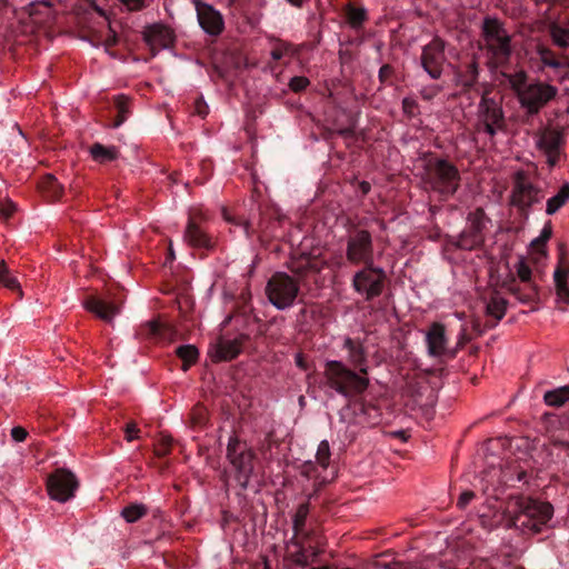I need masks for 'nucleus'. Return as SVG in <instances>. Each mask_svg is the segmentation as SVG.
<instances>
[{
    "label": "nucleus",
    "instance_id": "1",
    "mask_svg": "<svg viewBox=\"0 0 569 569\" xmlns=\"http://www.w3.org/2000/svg\"><path fill=\"white\" fill-rule=\"evenodd\" d=\"M343 348L348 351V361L359 371L351 370L343 362L328 360L325 366V377L329 388L339 395L351 398L362 393L369 386L367 356L360 341L346 338Z\"/></svg>",
    "mask_w": 569,
    "mask_h": 569
},
{
    "label": "nucleus",
    "instance_id": "2",
    "mask_svg": "<svg viewBox=\"0 0 569 569\" xmlns=\"http://www.w3.org/2000/svg\"><path fill=\"white\" fill-rule=\"evenodd\" d=\"M503 516L509 528L539 533L552 518L553 507L523 495H511L506 500Z\"/></svg>",
    "mask_w": 569,
    "mask_h": 569
},
{
    "label": "nucleus",
    "instance_id": "3",
    "mask_svg": "<svg viewBox=\"0 0 569 569\" xmlns=\"http://www.w3.org/2000/svg\"><path fill=\"white\" fill-rule=\"evenodd\" d=\"M418 163L421 169L420 178L427 190L438 193L441 200H448L457 192L461 177L452 162L425 152L419 157Z\"/></svg>",
    "mask_w": 569,
    "mask_h": 569
},
{
    "label": "nucleus",
    "instance_id": "4",
    "mask_svg": "<svg viewBox=\"0 0 569 569\" xmlns=\"http://www.w3.org/2000/svg\"><path fill=\"white\" fill-rule=\"evenodd\" d=\"M481 34L483 44L479 47L487 50V67L491 72L506 68L509 64L512 49L511 37L505 30L499 20L486 18L482 23Z\"/></svg>",
    "mask_w": 569,
    "mask_h": 569
},
{
    "label": "nucleus",
    "instance_id": "5",
    "mask_svg": "<svg viewBox=\"0 0 569 569\" xmlns=\"http://www.w3.org/2000/svg\"><path fill=\"white\" fill-rule=\"evenodd\" d=\"M543 198L542 188L526 171L520 170L513 174L510 204L517 209L522 223L528 221L532 208L541 203Z\"/></svg>",
    "mask_w": 569,
    "mask_h": 569
},
{
    "label": "nucleus",
    "instance_id": "6",
    "mask_svg": "<svg viewBox=\"0 0 569 569\" xmlns=\"http://www.w3.org/2000/svg\"><path fill=\"white\" fill-rule=\"evenodd\" d=\"M300 284L287 272L277 271L266 284V295L273 307L278 310H286L292 307L299 297Z\"/></svg>",
    "mask_w": 569,
    "mask_h": 569
},
{
    "label": "nucleus",
    "instance_id": "7",
    "mask_svg": "<svg viewBox=\"0 0 569 569\" xmlns=\"http://www.w3.org/2000/svg\"><path fill=\"white\" fill-rule=\"evenodd\" d=\"M487 221L483 209L478 208L473 212L468 214L467 226L459 233L458 238L450 237L449 243L460 250H476L485 243V230L487 228Z\"/></svg>",
    "mask_w": 569,
    "mask_h": 569
},
{
    "label": "nucleus",
    "instance_id": "8",
    "mask_svg": "<svg viewBox=\"0 0 569 569\" xmlns=\"http://www.w3.org/2000/svg\"><path fill=\"white\" fill-rule=\"evenodd\" d=\"M254 452L246 442L239 440L237 436H231L227 446V458L237 472V481L246 489L249 479L253 472Z\"/></svg>",
    "mask_w": 569,
    "mask_h": 569
},
{
    "label": "nucleus",
    "instance_id": "9",
    "mask_svg": "<svg viewBox=\"0 0 569 569\" xmlns=\"http://www.w3.org/2000/svg\"><path fill=\"white\" fill-rule=\"evenodd\" d=\"M346 259L353 266L375 263L372 236L368 230L351 228L347 234Z\"/></svg>",
    "mask_w": 569,
    "mask_h": 569
},
{
    "label": "nucleus",
    "instance_id": "10",
    "mask_svg": "<svg viewBox=\"0 0 569 569\" xmlns=\"http://www.w3.org/2000/svg\"><path fill=\"white\" fill-rule=\"evenodd\" d=\"M386 280V271L371 263V266L365 264L355 273L351 286L357 293L365 297L366 301H371L382 293Z\"/></svg>",
    "mask_w": 569,
    "mask_h": 569
},
{
    "label": "nucleus",
    "instance_id": "11",
    "mask_svg": "<svg viewBox=\"0 0 569 569\" xmlns=\"http://www.w3.org/2000/svg\"><path fill=\"white\" fill-rule=\"evenodd\" d=\"M558 89L555 86L542 81L529 83L520 92L519 102L527 113L535 116L552 99L556 98Z\"/></svg>",
    "mask_w": 569,
    "mask_h": 569
},
{
    "label": "nucleus",
    "instance_id": "12",
    "mask_svg": "<svg viewBox=\"0 0 569 569\" xmlns=\"http://www.w3.org/2000/svg\"><path fill=\"white\" fill-rule=\"evenodd\" d=\"M445 50L446 41L440 37H435L421 49L420 64L432 80L442 77L443 66L447 61Z\"/></svg>",
    "mask_w": 569,
    "mask_h": 569
},
{
    "label": "nucleus",
    "instance_id": "13",
    "mask_svg": "<svg viewBox=\"0 0 569 569\" xmlns=\"http://www.w3.org/2000/svg\"><path fill=\"white\" fill-rule=\"evenodd\" d=\"M206 219L202 211L190 213L183 232V240L194 249L210 251L214 248L216 240L203 226Z\"/></svg>",
    "mask_w": 569,
    "mask_h": 569
},
{
    "label": "nucleus",
    "instance_id": "14",
    "mask_svg": "<svg viewBox=\"0 0 569 569\" xmlns=\"http://www.w3.org/2000/svg\"><path fill=\"white\" fill-rule=\"evenodd\" d=\"M78 487L76 476L67 469H56L47 479L49 496L59 502H67L72 499Z\"/></svg>",
    "mask_w": 569,
    "mask_h": 569
},
{
    "label": "nucleus",
    "instance_id": "15",
    "mask_svg": "<svg viewBox=\"0 0 569 569\" xmlns=\"http://www.w3.org/2000/svg\"><path fill=\"white\" fill-rule=\"evenodd\" d=\"M286 267L299 283H305L309 274H318L325 267V262L316 256L309 253L291 254L286 262Z\"/></svg>",
    "mask_w": 569,
    "mask_h": 569
},
{
    "label": "nucleus",
    "instance_id": "16",
    "mask_svg": "<svg viewBox=\"0 0 569 569\" xmlns=\"http://www.w3.org/2000/svg\"><path fill=\"white\" fill-rule=\"evenodd\" d=\"M428 352L432 357L448 356L453 359L457 356V349H447L446 328L440 322H433L426 333Z\"/></svg>",
    "mask_w": 569,
    "mask_h": 569
},
{
    "label": "nucleus",
    "instance_id": "17",
    "mask_svg": "<svg viewBox=\"0 0 569 569\" xmlns=\"http://www.w3.org/2000/svg\"><path fill=\"white\" fill-rule=\"evenodd\" d=\"M143 40L151 50L152 56H156L159 50L173 44L174 33L169 27L162 23H154L144 28Z\"/></svg>",
    "mask_w": 569,
    "mask_h": 569
},
{
    "label": "nucleus",
    "instance_id": "18",
    "mask_svg": "<svg viewBox=\"0 0 569 569\" xmlns=\"http://www.w3.org/2000/svg\"><path fill=\"white\" fill-rule=\"evenodd\" d=\"M249 339L248 335L241 333L234 339L218 338L217 342L209 349L212 361H230L240 352L244 341Z\"/></svg>",
    "mask_w": 569,
    "mask_h": 569
},
{
    "label": "nucleus",
    "instance_id": "19",
    "mask_svg": "<svg viewBox=\"0 0 569 569\" xmlns=\"http://www.w3.org/2000/svg\"><path fill=\"white\" fill-rule=\"evenodd\" d=\"M197 18L203 31L210 36H219L224 28L222 14L212 6L197 2Z\"/></svg>",
    "mask_w": 569,
    "mask_h": 569
},
{
    "label": "nucleus",
    "instance_id": "20",
    "mask_svg": "<svg viewBox=\"0 0 569 569\" xmlns=\"http://www.w3.org/2000/svg\"><path fill=\"white\" fill-rule=\"evenodd\" d=\"M479 74L480 67L476 54H472L470 59L461 61L455 69L456 83L461 87L463 91H469L476 87Z\"/></svg>",
    "mask_w": 569,
    "mask_h": 569
},
{
    "label": "nucleus",
    "instance_id": "21",
    "mask_svg": "<svg viewBox=\"0 0 569 569\" xmlns=\"http://www.w3.org/2000/svg\"><path fill=\"white\" fill-rule=\"evenodd\" d=\"M176 330L172 326L159 320H150L142 323L137 330V337L151 341H171L174 338Z\"/></svg>",
    "mask_w": 569,
    "mask_h": 569
},
{
    "label": "nucleus",
    "instance_id": "22",
    "mask_svg": "<svg viewBox=\"0 0 569 569\" xmlns=\"http://www.w3.org/2000/svg\"><path fill=\"white\" fill-rule=\"evenodd\" d=\"M83 307L106 322H111L120 312V307L99 296H89L83 301Z\"/></svg>",
    "mask_w": 569,
    "mask_h": 569
},
{
    "label": "nucleus",
    "instance_id": "23",
    "mask_svg": "<svg viewBox=\"0 0 569 569\" xmlns=\"http://www.w3.org/2000/svg\"><path fill=\"white\" fill-rule=\"evenodd\" d=\"M479 116L482 123L497 124L500 129L506 128L503 110L493 98L482 96L479 102Z\"/></svg>",
    "mask_w": 569,
    "mask_h": 569
},
{
    "label": "nucleus",
    "instance_id": "24",
    "mask_svg": "<svg viewBox=\"0 0 569 569\" xmlns=\"http://www.w3.org/2000/svg\"><path fill=\"white\" fill-rule=\"evenodd\" d=\"M537 54L542 63V67H549L555 70H560L563 67H569V57L562 54L558 57L550 48L546 46L537 47Z\"/></svg>",
    "mask_w": 569,
    "mask_h": 569
},
{
    "label": "nucleus",
    "instance_id": "25",
    "mask_svg": "<svg viewBox=\"0 0 569 569\" xmlns=\"http://www.w3.org/2000/svg\"><path fill=\"white\" fill-rule=\"evenodd\" d=\"M39 188L50 200H58L62 196V186L52 174H47L39 183Z\"/></svg>",
    "mask_w": 569,
    "mask_h": 569
},
{
    "label": "nucleus",
    "instance_id": "26",
    "mask_svg": "<svg viewBox=\"0 0 569 569\" xmlns=\"http://www.w3.org/2000/svg\"><path fill=\"white\" fill-rule=\"evenodd\" d=\"M569 400V386H562L549 391L543 395V401L547 406L559 408L562 407Z\"/></svg>",
    "mask_w": 569,
    "mask_h": 569
},
{
    "label": "nucleus",
    "instance_id": "27",
    "mask_svg": "<svg viewBox=\"0 0 569 569\" xmlns=\"http://www.w3.org/2000/svg\"><path fill=\"white\" fill-rule=\"evenodd\" d=\"M345 17L349 26L353 29L361 28L368 18L365 8L356 7L352 3H348L345 7Z\"/></svg>",
    "mask_w": 569,
    "mask_h": 569
},
{
    "label": "nucleus",
    "instance_id": "28",
    "mask_svg": "<svg viewBox=\"0 0 569 569\" xmlns=\"http://www.w3.org/2000/svg\"><path fill=\"white\" fill-rule=\"evenodd\" d=\"M90 153L93 160L99 163L111 162L118 158V150L116 147H106L99 142L91 146Z\"/></svg>",
    "mask_w": 569,
    "mask_h": 569
},
{
    "label": "nucleus",
    "instance_id": "29",
    "mask_svg": "<svg viewBox=\"0 0 569 569\" xmlns=\"http://www.w3.org/2000/svg\"><path fill=\"white\" fill-rule=\"evenodd\" d=\"M569 200V183L566 182L561 186L558 193L547 200L546 213L549 216L555 214L562 208Z\"/></svg>",
    "mask_w": 569,
    "mask_h": 569
},
{
    "label": "nucleus",
    "instance_id": "30",
    "mask_svg": "<svg viewBox=\"0 0 569 569\" xmlns=\"http://www.w3.org/2000/svg\"><path fill=\"white\" fill-rule=\"evenodd\" d=\"M507 300L499 297H493L489 300L486 306V312L489 317L495 319L493 323L490 325L493 328L506 315Z\"/></svg>",
    "mask_w": 569,
    "mask_h": 569
},
{
    "label": "nucleus",
    "instance_id": "31",
    "mask_svg": "<svg viewBox=\"0 0 569 569\" xmlns=\"http://www.w3.org/2000/svg\"><path fill=\"white\" fill-rule=\"evenodd\" d=\"M176 355L182 360V370L187 371L199 357L198 349L192 345H183L176 349Z\"/></svg>",
    "mask_w": 569,
    "mask_h": 569
},
{
    "label": "nucleus",
    "instance_id": "32",
    "mask_svg": "<svg viewBox=\"0 0 569 569\" xmlns=\"http://www.w3.org/2000/svg\"><path fill=\"white\" fill-rule=\"evenodd\" d=\"M500 70V74L508 80L512 90L516 91L518 98L520 97V92L528 86L527 84V73L525 70H519L515 73H508L502 69Z\"/></svg>",
    "mask_w": 569,
    "mask_h": 569
},
{
    "label": "nucleus",
    "instance_id": "33",
    "mask_svg": "<svg viewBox=\"0 0 569 569\" xmlns=\"http://www.w3.org/2000/svg\"><path fill=\"white\" fill-rule=\"evenodd\" d=\"M310 511L309 501L300 503L292 518V528L296 535H303L306 521Z\"/></svg>",
    "mask_w": 569,
    "mask_h": 569
},
{
    "label": "nucleus",
    "instance_id": "34",
    "mask_svg": "<svg viewBox=\"0 0 569 569\" xmlns=\"http://www.w3.org/2000/svg\"><path fill=\"white\" fill-rule=\"evenodd\" d=\"M147 506H144L143 503L133 502L129 503L121 510V516L127 522L133 523L143 518L147 515Z\"/></svg>",
    "mask_w": 569,
    "mask_h": 569
},
{
    "label": "nucleus",
    "instance_id": "35",
    "mask_svg": "<svg viewBox=\"0 0 569 569\" xmlns=\"http://www.w3.org/2000/svg\"><path fill=\"white\" fill-rule=\"evenodd\" d=\"M51 2L47 0L33 1L28 6V14L36 21L41 22L49 14Z\"/></svg>",
    "mask_w": 569,
    "mask_h": 569
},
{
    "label": "nucleus",
    "instance_id": "36",
    "mask_svg": "<svg viewBox=\"0 0 569 569\" xmlns=\"http://www.w3.org/2000/svg\"><path fill=\"white\" fill-rule=\"evenodd\" d=\"M209 420L208 410L202 405H196L190 412V425L194 429H202Z\"/></svg>",
    "mask_w": 569,
    "mask_h": 569
},
{
    "label": "nucleus",
    "instance_id": "37",
    "mask_svg": "<svg viewBox=\"0 0 569 569\" xmlns=\"http://www.w3.org/2000/svg\"><path fill=\"white\" fill-rule=\"evenodd\" d=\"M509 291L512 296H515L522 303H531L538 300L539 287L537 284H531L530 291L525 293L518 286H511Z\"/></svg>",
    "mask_w": 569,
    "mask_h": 569
},
{
    "label": "nucleus",
    "instance_id": "38",
    "mask_svg": "<svg viewBox=\"0 0 569 569\" xmlns=\"http://www.w3.org/2000/svg\"><path fill=\"white\" fill-rule=\"evenodd\" d=\"M550 36L556 46L560 48L569 47V29L552 24L550 27Z\"/></svg>",
    "mask_w": 569,
    "mask_h": 569
},
{
    "label": "nucleus",
    "instance_id": "39",
    "mask_svg": "<svg viewBox=\"0 0 569 569\" xmlns=\"http://www.w3.org/2000/svg\"><path fill=\"white\" fill-rule=\"evenodd\" d=\"M553 282H555V289L556 295L558 297V300L569 305V287H568V280H562L560 272H553Z\"/></svg>",
    "mask_w": 569,
    "mask_h": 569
},
{
    "label": "nucleus",
    "instance_id": "40",
    "mask_svg": "<svg viewBox=\"0 0 569 569\" xmlns=\"http://www.w3.org/2000/svg\"><path fill=\"white\" fill-rule=\"evenodd\" d=\"M117 116L113 119L112 127H120L128 118V101L123 97H118L114 101Z\"/></svg>",
    "mask_w": 569,
    "mask_h": 569
},
{
    "label": "nucleus",
    "instance_id": "41",
    "mask_svg": "<svg viewBox=\"0 0 569 569\" xmlns=\"http://www.w3.org/2000/svg\"><path fill=\"white\" fill-rule=\"evenodd\" d=\"M330 446L327 440H322L317 449L316 459L317 463L326 469L329 466L330 462Z\"/></svg>",
    "mask_w": 569,
    "mask_h": 569
},
{
    "label": "nucleus",
    "instance_id": "42",
    "mask_svg": "<svg viewBox=\"0 0 569 569\" xmlns=\"http://www.w3.org/2000/svg\"><path fill=\"white\" fill-rule=\"evenodd\" d=\"M551 236H552V224H551V221H548L543 226L540 236L531 241V247L537 250H541L546 246V243L549 241Z\"/></svg>",
    "mask_w": 569,
    "mask_h": 569
},
{
    "label": "nucleus",
    "instance_id": "43",
    "mask_svg": "<svg viewBox=\"0 0 569 569\" xmlns=\"http://www.w3.org/2000/svg\"><path fill=\"white\" fill-rule=\"evenodd\" d=\"M541 143L543 144L547 154L559 153L561 137L558 133H552L549 137H545Z\"/></svg>",
    "mask_w": 569,
    "mask_h": 569
},
{
    "label": "nucleus",
    "instance_id": "44",
    "mask_svg": "<svg viewBox=\"0 0 569 569\" xmlns=\"http://www.w3.org/2000/svg\"><path fill=\"white\" fill-rule=\"evenodd\" d=\"M172 438L167 435H161L158 443L154 447V455L158 458H164L171 451Z\"/></svg>",
    "mask_w": 569,
    "mask_h": 569
},
{
    "label": "nucleus",
    "instance_id": "45",
    "mask_svg": "<svg viewBox=\"0 0 569 569\" xmlns=\"http://www.w3.org/2000/svg\"><path fill=\"white\" fill-rule=\"evenodd\" d=\"M516 271H517L519 279L522 282L529 283L530 287H531V284H533L531 282L532 271L525 258L521 257L519 259V261L516 264Z\"/></svg>",
    "mask_w": 569,
    "mask_h": 569
},
{
    "label": "nucleus",
    "instance_id": "46",
    "mask_svg": "<svg viewBox=\"0 0 569 569\" xmlns=\"http://www.w3.org/2000/svg\"><path fill=\"white\" fill-rule=\"evenodd\" d=\"M402 111L409 118L412 119L419 114V104L418 102L410 98L406 97L402 99Z\"/></svg>",
    "mask_w": 569,
    "mask_h": 569
},
{
    "label": "nucleus",
    "instance_id": "47",
    "mask_svg": "<svg viewBox=\"0 0 569 569\" xmlns=\"http://www.w3.org/2000/svg\"><path fill=\"white\" fill-rule=\"evenodd\" d=\"M309 83H310V81L308 78L302 77V76H296L290 79L289 88L293 92H301L309 86Z\"/></svg>",
    "mask_w": 569,
    "mask_h": 569
},
{
    "label": "nucleus",
    "instance_id": "48",
    "mask_svg": "<svg viewBox=\"0 0 569 569\" xmlns=\"http://www.w3.org/2000/svg\"><path fill=\"white\" fill-rule=\"evenodd\" d=\"M395 74V68L391 64H382L379 69L378 78L380 83L390 84V79Z\"/></svg>",
    "mask_w": 569,
    "mask_h": 569
},
{
    "label": "nucleus",
    "instance_id": "49",
    "mask_svg": "<svg viewBox=\"0 0 569 569\" xmlns=\"http://www.w3.org/2000/svg\"><path fill=\"white\" fill-rule=\"evenodd\" d=\"M223 217L224 219L230 222V223H233V224H237V226H241L243 229H244V232L249 237L250 233H251V224L248 220L246 219H238V218H234L232 216L229 214V212L223 209Z\"/></svg>",
    "mask_w": 569,
    "mask_h": 569
},
{
    "label": "nucleus",
    "instance_id": "50",
    "mask_svg": "<svg viewBox=\"0 0 569 569\" xmlns=\"http://www.w3.org/2000/svg\"><path fill=\"white\" fill-rule=\"evenodd\" d=\"M288 50L289 46L287 43L281 41L277 42L270 52L272 60H281L288 53Z\"/></svg>",
    "mask_w": 569,
    "mask_h": 569
},
{
    "label": "nucleus",
    "instance_id": "51",
    "mask_svg": "<svg viewBox=\"0 0 569 569\" xmlns=\"http://www.w3.org/2000/svg\"><path fill=\"white\" fill-rule=\"evenodd\" d=\"M16 210L17 207L12 201H0V216L2 219L8 220L9 218L12 217Z\"/></svg>",
    "mask_w": 569,
    "mask_h": 569
},
{
    "label": "nucleus",
    "instance_id": "52",
    "mask_svg": "<svg viewBox=\"0 0 569 569\" xmlns=\"http://www.w3.org/2000/svg\"><path fill=\"white\" fill-rule=\"evenodd\" d=\"M441 89L442 88L438 84L428 86L421 89L420 96L425 101H431Z\"/></svg>",
    "mask_w": 569,
    "mask_h": 569
},
{
    "label": "nucleus",
    "instance_id": "53",
    "mask_svg": "<svg viewBox=\"0 0 569 569\" xmlns=\"http://www.w3.org/2000/svg\"><path fill=\"white\" fill-rule=\"evenodd\" d=\"M560 272L562 280H568L569 278V262L565 258V253H561L559 257L558 266L555 269V272Z\"/></svg>",
    "mask_w": 569,
    "mask_h": 569
},
{
    "label": "nucleus",
    "instance_id": "54",
    "mask_svg": "<svg viewBox=\"0 0 569 569\" xmlns=\"http://www.w3.org/2000/svg\"><path fill=\"white\" fill-rule=\"evenodd\" d=\"M300 473L306 478H319V476L317 475V466L310 460L306 461L301 466Z\"/></svg>",
    "mask_w": 569,
    "mask_h": 569
},
{
    "label": "nucleus",
    "instance_id": "55",
    "mask_svg": "<svg viewBox=\"0 0 569 569\" xmlns=\"http://www.w3.org/2000/svg\"><path fill=\"white\" fill-rule=\"evenodd\" d=\"M475 492L471 490H466L461 492L457 501V507L461 510L466 509L470 501L475 498Z\"/></svg>",
    "mask_w": 569,
    "mask_h": 569
},
{
    "label": "nucleus",
    "instance_id": "56",
    "mask_svg": "<svg viewBox=\"0 0 569 569\" xmlns=\"http://www.w3.org/2000/svg\"><path fill=\"white\" fill-rule=\"evenodd\" d=\"M196 114H198L201 118H204L209 113V107L204 102L203 98L200 97L196 99L194 101V111Z\"/></svg>",
    "mask_w": 569,
    "mask_h": 569
},
{
    "label": "nucleus",
    "instance_id": "57",
    "mask_svg": "<svg viewBox=\"0 0 569 569\" xmlns=\"http://www.w3.org/2000/svg\"><path fill=\"white\" fill-rule=\"evenodd\" d=\"M0 283H2L6 288L10 290H18L19 293L22 295L20 290V283L16 277L9 274L8 277L2 278L0 280Z\"/></svg>",
    "mask_w": 569,
    "mask_h": 569
},
{
    "label": "nucleus",
    "instance_id": "58",
    "mask_svg": "<svg viewBox=\"0 0 569 569\" xmlns=\"http://www.w3.org/2000/svg\"><path fill=\"white\" fill-rule=\"evenodd\" d=\"M140 430L138 429L137 425L134 422H129L124 427V433L127 441H132L133 439L138 438V432Z\"/></svg>",
    "mask_w": 569,
    "mask_h": 569
},
{
    "label": "nucleus",
    "instance_id": "59",
    "mask_svg": "<svg viewBox=\"0 0 569 569\" xmlns=\"http://www.w3.org/2000/svg\"><path fill=\"white\" fill-rule=\"evenodd\" d=\"M130 11H140L146 7V0H120Z\"/></svg>",
    "mask_w": 569,
    "mask_h": 569
},
{
    "label": "nucleus",
    "instance_id": "60",
    "mask_svg": "<svg viewBox=\"0 0 569 569\" xmlns=\"http://www.w3.org/2000/svg\"><path fill=\"white\" fill-rule=\"evenodd\" d=\"M11 436L12 438L17 441V442H21L23 440H26L27 436H28V432L24 428L22 427H14L12 428L11 430Z\"/></svg>",
    "mask_w": 569,
    "mask_h": 569
},
{
    "label": "nucleus",
    "instance_id": "61",
    "mask_svg": "<svg viewBox=\"0 0 569 569\" xmlns=\"http://www.w3.org/2000/svg\"><path fill=\"white\" fill-rule=\"evenodd\" d=\"M336 133L345 139H352L355 138V128L353 126L337 128Z\"/></svg>",
    "mask_w": 569,
    "mask_h": 569
},
{
    "label": "nucleus",
    "instance_id": "62",
    "mask_svg": "<svg viewBox=\"0 0 569 569\" xmlns=\"http://www.w3.org/2000/svg\"><path fill=\"white\" fill-rule=\"evenodd\" d=\"M296 366L300 368L303 371H307L309 369V365L302 353L296 355Z\"/></svg>",
    "mask_w": 569,
    "mask_h": 569
},
{
    "label": "nucleus",
    "instance_id": "63",
    "mask_svg": "<svg viewBox=\"0 0 569 569\" xmlns=\"http://www.w3.org/2000/svg\"><path fill=\"white\" fill-rule=\"evenodd\" d=\"M483 130L487 134H489L491 138H493L497 134L498 130H501L500 128H497V124L491 123H482Z\"/></svg>",
    "mask_w": 569,
    "mask_h": 569
},
{
    "label": "nucleus",
    "instance_id": "64",
    "mask_svg": "<svg viewBox=\"0 0 569 569\" xmlns=\"http://www.w3.org/2000/svg\"><path fill=\"white\" fill-rule=\"evenodd\" d=\"M359 190H360V192H361L363 196H366V194H368V193L370 192V190H371V186H370V183H369V182H367V181H361V182L359 183Z\"/></svg>",
    "mask_w": 569,
    "mask_h": 569
}]
</instances>
